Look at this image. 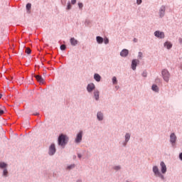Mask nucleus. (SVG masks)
I'll return each instance as SVG.
<instances>
[{
	"label": "nucleus",
	"mask_w": 182,
	"mask_h": 182,
	"mask_svg": "<svg viewBox=\"0 0 182 182\" xmlns=\"http://www.w3.org/2000/svg\"><path fill=\"white\" fill-rule=\"evenodd\" d=\"M68 143V136L66 135L61 134L58 138L59 146H65Z\"/></svg>",
	"instance_id": "nucleus-1"
},
{
	"label": "nucleus",
	"mask_w": 182,
	"mask_h": 182,
	"mask_svg": "<svg viewBox=\"0 0 182 182\" xmlns=\"http://www.w3.org/2000/svg\"><path fill=\"white\" fill-rule=\"evenodd\" d=\"M161 73L165 82H168L170 79V73H168V70L166 69L163 70Z\"/></svg>",
	"instance_id": "nucleus-2"
},
{
	"label": "nucleus",
	"mask_w": 182,
	"mask_h": 182,
	"mask_svg": "<svg viewBox=\"0 0 182 182\" xmlns=\"http://www.w3.org/2000/svg\"><path fill=\"white\" fill-rule=\"evenodd\" d=\"M83 136V132L80 131L75 138V143H80L82 141V137Z\"/></svg>",
	"instance_id": "nucleus-3"
},
{
	"label": "nucleus",
	"mask_w": 182,
	"mask_h": 182,
	"mask_svg": "<svg viewBox=\"0 0 182 182\" xmlns=\"http://www.w3.org/2000/svg\"><path fill=\"white\" fill-rule=\"evenodd\" d=\"M160 166L162 174H166V172L167 171V166H166V164H164V161H161Z\"/></svg>",
	"instance_id": "nucleus-4"
},
{
	"label": "nucleus",
	"mask_w": 182,
	"mask_h": 182,
	"mask_svg": "<svg viewBox=\"0 0 182 182\" xmlns=\"http://www.w3.org/2000/svg\"><path fill=\"white\" fill-rule=\"evenodd\" d=\"M154 36L156 38H159V39H164V33L161 31H156L154 32Z\"/></svg>",
	"instance_id": "nucleus-5"
},
{
	"label": "nucleus",
	"mask_w": 182,
	"mask_h": 182,
	"mask_svg": "<svg viewBox=\"0 0 182 182\" xmlns=\"http://www.w3.org/2000/svg\"><path fill=\"white\" fill-rule=\"evenodd\" d=\"M56 153V148L55 147V144H51L49 149V154L50 156H53V154Z\"/></svg>",
	"instance_id": "nucleus-6"
},
{
	"label": "nucleus",
	"mask_w": 182,
	"mask_h": 182,
	"mask_svg": "<svg viewBox=\"0 0 182 182\" xmlns=\"http://www.w3.org/2000/svg\"><path fill=\"white\" fill-rule=\"evenodd\" d=\"M35 77L36 80L41 83V85H43V83H45V80L43 79V77H42V76L36 75Z\"/></svg>",
	"instance_id": "nucleus-7"
},
{
	"label": "nucleus",
	"mask_w": 182,
	"mask_h": 182,
	"mask_svg": "<svg viewBox=\"0 0 182 182\" xmlns=\"http://www.w3.org/2000/svg\"><path fill=\"white\" fill-rule=\"evenodd\" d=\"M176 140H177V136H176V134L173 133L171 134L170 136V141L172 144H174L176 143Z\"/></svg>",
	"instance_id": "nucleus-8"
},
{
	"label": "nucleus",
	"mask_w": 182,
	"mask_h": 182,
	"mask_svg": "<svg viewBox=\"0 0 182 182\" xmlns=\"http://www.w3.org/2000/svg\"><path fill=\"white\" fill-rule=\"evenodd\" d=\"M153 171L155 174V176H156V177L158 176H161V173H160V171H159V167H157L156 166L153 167Z\"/></svg>",
	"instance_id": "nucleus-9"
},
{
	"label": "nucleus",
	"mask_w": 182,
	"mask_h": 182,
	"mask_svg": "<svg viewBox=\"0 0 182 182\" xmlns=\"http://www.w3.org/2000/svg\"><path fill=\"white\" fill-rule=\"evenodd\" d=\"M165 12H166V7L162 6L159 10V16L161 18H163V16H164Z\"/></svg>",
	"instance_id": "nucleus-10"
},
{
	"label": "nucleus",
	"mask_w": 182,
	"mask_h": 182,
	"mask_svg": "<svg viewBox=\"0 0 182 182\" xmlns=\"http://www.w3.org/2000/svg\"><path fill=\"white\" fill-rule=\"evenodd\" d=\"M137 63H139L138 60H133L132 62V69L133 70H136V67L137 66Z\"/></svg>",
	"instance_id": "nucleus-11"
},
{
	"label": "nucleus",
	"mask_w": 182,
	"mask_h": 182,
	"mask_svg": "<svg viewBox=\"0 0 182 182\" xmlns=\"http://www.w3.org/2000/svg\"><path fill=\"white\" fill-rule=\"evenodd\" d=\"M127 55H129V50H127V49L122 50L120 53V55L124 58H126V56H127Z\"/></svg>",
	"instance_id": "nucleus-12"
},
{
	"label": "nucleus",
	"mask_w": 182,
	"mask_h": 182,
	"mask_svg": "<svg viewBox=\"0 0 182 182\" xmlns=\"http://www.w3.org/2000/svg\"><path fill=\"white\" fill-rule=\"evenodd\" d=\"M87 90L89 92L95 90V84H89L87 87Z\"/></svg>",
	"instance_id": "nucleus-13"
},
{
	"label": "nucleus",
	"mask_w": 182,
	"mask_h": 182,
	"mask_svg": "<svg viewBox=\"0 0 182 182\" xmlns=\"http://www.w3.org/2000/svg\"><path fill=\"white\" fill-rule=\"evenodd\" d=\"M70 42L72 46H76V45L77 44V40H76L75 38H71Z\"/></svg>",
	"instance_id": "nucleus-14"
},
{
	"label": "nucleus",
	"mask_w": 182,
	"mask_h": 182,
	"mask_svg": "<svg viewBox=\"0 0 182 182\" xmlns=\"http://www.w3.org/2000/svg\"><path fill=\"white\" fill-rule=\"evenodd\" d=\"M94 79H95L97 82H100V79H102V77L100 76L99 74H95V75H94Z\"/></svg>",
	"instance_id": "nucleus-15"
},
{
	"label": "nucleus",
	"mask_w": 182,
	"mask_h": 182,
	"mask_svg": "<svg viewBox=\"0 0 182 182\" xmlns=\"http://www.w3.org/2000/svg\"><path fill=\"white\" fill-rule=\"evenodd\" d=\"M32 8V4H31V3L27 4L26 5V9H27V12L28 14L31 13V9Z\"/></svg>",
	"instance_id": "nucleus-16"
},
{
	"label": "nucleus",
	"mask_w": 182,
	"mask_h": 182,
	"mask_svg": "<svg viewBox=\"0 0 182 182\" xmlns=\"http://www.w3.org/2000/svg\"><path fill=\"white\" fill-rule=\"evenodd\" d=\"M164 46H166L167 49H171V47L173 46V45H171V43L170 42H166L164 43Z\"/></svg>",
	"instance_id": "nucleus-17"
},
{
	"label": "nucleus",
	"mask_w": 182,
	"mask_h": 182,
	"mask_svg": "<svg viewBox=\"0 0 182 182\" xmlns=\"http://www.w3.org/2000/svg\"><path fill=\"white\" fill-rule=\"evenodd\" d=\"M98 120H103V114L102 112H98L97 114Z\"/></svg>",
	"instance_id": "nucleus-18"
},
{
	"label": "nucleus",
	"mask_w": 182,
	"mask_h": 182,
	"mask_svg": "<svg viewBox=\"0 0 182 182\" xmlns=\"http://www.w3.org/2000/svg\"><path fill=\"white\" fill-rule=\"evenodd\" d=\"M97 43H103V38L97 36Z\"/></svg>",
	"instance_id": "nucleus-19"
},
{
	"label": "nucleus",
	"mask_w": 182,
	"mask_h": 182,
	"mask_svg": "<svg viewBox=\"0 0 182 182\" xmlns=\"http://www.w3.org/2000/svg\"><path fill=\"white\" fill-rule=\"evenodd\" d=\"M94 96L96 100H99V91L96 90L94 92Z\"/></svg>",
	"instance_id": "nucleus-20"
},
{
	"label": "nucleus",
	"mask_w": 182,
	"mask_h": 182,
	"mask_svg": "<svg viewBox=\"0 0 182 182\" xmlns=\"http://www.w3.org/2000/svg\"><path fill=\"white\" fill-rule=\"evenodd\" d=\"M152 90H154V92H159V87L156 85H152Z\"/></svg>",
	"instance_id": "nucleus-21"
},
{
	"label": "nucleus",
	"mask_w": 182,
	"mask_h": 182,
	"mask_svg": "<svg viewBox=\"0 0 182 182\" xmlns=\"http://www.w3.org/2000/svg\"><path fill=\"white\" fill-rule=\"evenodd\" d=\"M6 164L4 163V162H1L0 163V168H5L6 167Z\"/></svg>",
	"instance_id": "nucleus-22"
},
{
	"label": "nucleus",
	"mask_w": 182,
	"mask_h": 182,
	"mask_svg": "<svg viewBox=\"0 0 182 182\" xmlns=\"http://www.w3.org/2000/svg\"><path fill=\"white\" fill-rule=\"evenodd\" d=\"M129 140H130V135L129 134H126L125 135V141H129Z\"/></svg>",
	"instance_id": "nucleus-23"
},
{
	"label": "nucleus",
	"mask_w": 182,
	"mask_h": 182,
	"mask_svg": "<svg viewBox=\"0 0 182 182\" xmlns=\"http://www.w3.org/2000/svg\"><path fill=\"white\" fill-rule=\"evenodd\" d=\"M112 83H113V85L117 84V78H116V77H112Z\"/></svg>",
	"instance_id": "nucleus-24"
},
{
	"label": "nucleus",
	"mask_w": 182,
	"mask_h": 182,
	"mask_svg": "<svg viewBox=\"0 0 182 182\" xmlns=\"http://www.w3.org/2000/svg\"><path fill=\"white\" fill-rule=\"evenodd\" d=\"M31 52H32L31 50V48H26V53H27L28 55H31Z\"/></svg>",
	"instance_id": "nucleus-25"
},
{
	"label": "nucleus",
	"mask_w": 182,
	"mask_h": 182,
	"mask_svg": "<svg viewBox=\"0 0 182 182\" xmlns=\"http://www.w3.org/2000/svg\"><path fill=\"white\" fill-rule=\"evenodd\" d=\"M3 176H5L6 177V176H8V170L7 169L4 170Z\"/></svg>",
	"instance_id": "nucleus-26"
},
{
	"label": "nucleus",
	"mask_w": 182,
	"mask_h": 182,
	"mask_svg": "<svg viewBox=\"0 0 182 182\" xmlns=\"http://www.w3.org/2000/svg\"><path fill=\"white\" fill-rule=\"evenodd\" d=\"M60 49H61V50H65L66 49V46H65V45H61V46H60Z\"/></svg>",
	"instance_id": "nucleus-27"
},
{
	"label": "nucleus",
	"mask_w": 182,
	"mask_h": 182,
	"mask_svg": "<svg viewBox=\"0 0 182 182\" xmlns=\"http://www.w3.org/2000/svg\"><path fill=\"white\" fill-rule=\"evenodd\" d=\"M78 6L80 9H82V8H83V4L82 3H78Z\"/></svg>",
	"instance_id": "nucleus-28"
},
{
	"label": "nucleus",
	"mask_w": 182,
	"mask_h": 182,
	"mask_svg": "<svg viewBox=\"0 0 182 182\" xmlns=\"http://www.w3.org/2000/svg\"><path fill=\"white\" fill-rule=\"evenodd\" d=\"M104 42H105V45H107V43H109V38H105Z\"/></svg>",
	"instance_id": "nucleus-29"
},
{
	"label": "nucleus",
	"mask_w": 182,
	"mask_h": 182,
	"mask_svg": "<svg viewBox=\"0 0 182 182\" xmlns=\"http://www.w3.org/2000/svg\"><path fill=\"white\" fill-rule=\"evenodd\" d=\"M72 9V5H70V3L68 4L67 9Z\"/></svg>",
	"instance_id": "nucleus-30"
},
{
	"label": "nucleus",
	"mask_w": 182,
	"mask_h": 182,
	"mask_svg": "<svg viewBox=\"0 0 182 182\" xmlns=\"http://www.w3.org/2000/svg\"><path fill=\"white\" fill-rule=\"evenodd\" d=\"M75 168V165H70V166H68V168L69 170H70V168Z\"/></svg>",
	"instance_id": "nucleus-31"
},
{
	"label": "nucleus",
	"mask_w": 182,
	"mask_h": 182,
	"mask_svg": "<svg viewBox=\"0 0 182 182\" xmlns=\"http://www.w3.org/2000/svg\"><path fill=\"white\" fill-rule=\"evenodd\" d=\"M142 76H144V77H147V73L146 72H144L142 73Z\"/></svg>",
	"instance_id": "nucleus-32"
},
{
	"label": "nucleus",
	"mask_w": 182,
	"mask_h": 182,
	"mask_svg": "<svg viewBox=\"0 0 182 182\" xmlns=\"http://www.w3.org/2000/svg\"><path fill=\"white\" fill-rule=\"evenodd\" d=\"M137 5H140L141 4V0H136Z\"/></svg>",
	"instance_id": "nucleus-33"
},
{
	"label": "nucleus",
	"mask_w": 182,
	"mask_h": 182,
	"mask_svg": "<svg viewBox=\"0 0 182 182\" xmlns=\"http://www.w3.org/2000/svg\"><path fill=\"white\" fill-rule=\"evenodd\" d=\"M4 113H5L4 111L2 109H0V116H2V114H4Z\"/></svg>",
	"instance_id": "nucleus-34"
},
{
	"label": "nucleus",
	"mask_w": 182,
	"mask_h": 182,
	"mask_svg": "<svg viewBox=\"0 0 182 182\" xmlns=\"http://www.w3.org/2000/svg\"><path fill=\"white\" fill-rule=\"evenodd\" d=\"M71 4L75 5V4H76V0H71Z\"/></svg>",
	"instance_id": "nucleus-35"
},
{
	"label": "nucleus",
	"mask_w": 182,
	"mask_h": 182,
	"mask_svg": "<svg viewBox=\"0 0 182 182\" xmlns=\"http://www.w3.org/2000/svg\"><path fill=\"white\" fill-rule=\"evenodd\" d=\"M138 56L139 58H141V56H143V53L141 52H139Z\"/></svg>",
	"instance_id": "nucleus-36"
},
{
	"label": "nucleus",
	"mask_w": 182,
	"mask_h": 182,
	"mask_svg": "<svg viewBox=\"0 0 182 182\" xmlns=\"http://www.w3.org/2000/svg\"><path fill=\"white\" fill-rule=\"evenodd\" d=\"M179 159H180L181 160H182V153H181V154H179Z\"/></svg>",
	"instance_id": "nucleus-37"
},
{
	"label": "nucleus",
	"mask_w": 182,
	"mask_h": 182,
	"mask_svg": "<svg viewBox=\"0 0 182 182\" xmlns=\"http://www.w3.org/2000/svg\"><path fill=\"white\" fill-rule=\"evenodd\" d=\"M115 170H120V166H116Z\"/></svg>",
	"instance_id": "nucleus-38"
},
{
	"label": "nucleus",
	"mask_w": 182,
	"mask_h": 182,
	"mask_svg": "<svg viewBox=\"0 0 182 182\" xmlns=\"http://www.w3.org/2000/svg\"><path fill=\"white\" fill-rule=\"evenodd\" d=\"M157 177H161L162 178H164V176L162 174H161V176H158Z\"/></svg>",
	"instance_id": "nucleus-39"
},
{
	"label": "nucleus",
	"mask_w": 182,
	"mask_h": 182,
	"mask_svg": "<svg viewBox=\"0 0 182 182\" xmlns=\"http://www.w3.org/2000/svg\"><path fill=\"white\" fill-rule=\"evenodd\" d=\"M78 157H79V159H80L82 157V155H80V154H79Z\"/></svg>",
	"instance_id": "nucleus-40"
},
{
	"label": "nucleus",
	"mask_w": 182,
	"mask_h": 182,
	"mask_svg": "<svg viewBox=\"0 0 182 182\" xmlns=\"http://www.w3.org/2000/svg\"><path fill=\"white\" fill-rule=\"evenodd\" d=\"M2 98V94H0V99Z\"/></svg>",
	"instance_id": "nucleus-41"
},
{
	"label": "nucleus",
	"mask_w": 182,
	"mask_h": 182,
	"mask_svg": "<svg viewBox=\"0 0 182 182\" xmlns=\"http://www.w3.org/2000/svg\"><path fill=\"white\" fill-rule=\"evenodd\" d=\"M34 115H35V116L38 115V113H36V114H34Z\"/></svg>",
	"instance_id": "nucleus-42"
}]
</instances>
